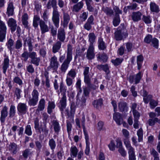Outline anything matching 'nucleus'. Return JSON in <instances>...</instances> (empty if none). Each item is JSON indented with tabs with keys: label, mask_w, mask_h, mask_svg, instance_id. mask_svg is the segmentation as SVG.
<instances>
[{
	"label": "nucleus",
	"mask_w": 160,
	"mask_h": 160,
	"mask_svg": "<svg viewBox=\"0 0 160 160\" xmlns=\"http://www.w3.org/2000/svg\"><path fill=\"white\" fill-rule=\"evenodd\" d=\"M39 92L36 89H34L32 92V97H29L28 104L30 106L36 105L38 100Z\"/></svg>",
	"instance_id": "nucleus-1"
},
{
	"label": "nucleus",
	"mask_w": 160,
	"mask_h": 160,
	"mask_svg": "<svg viewBox=\"0 0 160 160\" xmlns=\"http://www.w3.org/2000/svg\"><path fill=\"white\" fill-rule=\"evenodd\" d=\"M7 29V27L5 23L0 20V42H3L5 38Z\"/></svg>",
	"instance_id": "nucleus-2"
},
{
	"label": "nucleus",
	"mask_w": 160,
	"mask_h": 160,
	"mask_svg": "<svg viewBox=\"0 0 160 160\" xmlns=\"http://www.w3.org/2000/svg\"><path fill=\"white\" fill-rule=\"evenodd\" d=\"M142 77V75L141 72H139L136 75L130 76L129 78V82L131 83L134 82L135 84H137L140 82Z\"/></svg>",
	"instance_id": "nucleus-3"
},
{
	"label": "nucleus",
	"mask_w": 160,
	"mask_h": 160,
	"mask_svg": "<svg viewBox=\"0 0 160 160\" xmlns=\"http://www.w3.org/2000/svg\"><path fill=\"white\" fill-rule=\"evenodd\" d=\"M59 15L57 9L53 10L52 20L55 26L57 28L59 27Z\"/></svg>",
	"instance_id": "nucleus-4"
},
{
	"label": "nucleus",
	"mask_w": 160,
	"mask_h": 160,
	"mask_svg": "<svg viewBox=\"0 0 160 160\" xmlns=\"http://www.w3.org/2000/svg\"><path fill=\"white\" fill-rule=\"evenodd\" d=\"M59 63L57 60V58L54 56L50 59L49 68L54 70H56L58 68Z\"/></svg>",
	"instance_id": "nucleus-5"
},
{
	"label": "nucleus",
	"mask_w": 160,
	"mask_h": 160,
	"mask_svg": "<svg viewBox=\"0 0 160 160\" xmlns=\"http://www.w3.org/2000/svg\"><path fill=\"white\" fill-rule=\"evenodd\" d=\"M7 23L8 26L10 28L11 32H14L17 26L16 21L13 18H11L9 19Z\"/></svg>",
	"instance_id": "nucleus-6"
},
{
	"label": "nucleus",
	"mask_w": 160,
	"mask_h": 160,
	"mask_svg": "<svg viewBox=\"0 0 160 160\" xmlns=\"http://www.w3.org/2000/svg\"><path fill=\"white\" fill-rule=\"evenodd\" d=\"M94 47L89 46L87 51L86 57L89 60L93 59L95 57V54L94 53Z\"/></svg>",
	"instance_id": "nucleus-7"
},
{
	"label": "nucleus",
	"mask_w": 160,
	"mask_h": 160,
	"mask_svg": "<svg viewBox=\"0 0 160 160\" xmlns=\"http://www.w3.org/2000/svg\"><path fill=\"white\" fill-rule=\"evenodd\" d=\"M39 24L42 33H44L49 31V28L45 21L41 20L39 22Z\"/></svg>",
	"instance_id": "nucleus-8"
},
{
	"label": "nucleus",
	"mask_w": 160,
	"mask_h": 160,
	"mask_svg": "<svg viewBox=\"0 0 160 160\" xmlns=\"http://www.w3.org/2000/svg\"><path fill=\"white\" fill-rule=\"evenodd\" d=\"M113 119L118 125L123 123V119L121 114L118 112L115 113L113 115Z\"/></svg>",
	"instance_id": "nucleus-9"
},
{
	"label": "nucleus",
	"mask_w": 160,
	"mask_h": 160,
	"mask_svg": "<svg viewBox=\"0 0 160 160\" xmlns=\"http://www.w3.org/2000/svg\"><path fill=\"white\" fill-rule=\"evenodd\" d=\"M58 38L61 41L63 42L65 38V33L64 29L61 28L58 29Z\"/></svg>",
	"instance_id": "nucleus-10"
},
{
	"label": "nucleus",
	"mask_w": 160,
	"mask_h": 160,
	"mask_svg": "<svg viewBox=\"0 0 160 160\" xmlns=\"http://www.w3.org/2000/svg\"><path fill=\"white\" fill-rule=\"evenodd\" d=\"M67 98L66 95L64 94L60 102L59 107L61 111H62L66 106Z\"/></svg>",
	"instance_id": "nucleus-11"
},
{
	"label": "nucleus",
	"mask_w": 160,
	"mask_h": 160,
	"mask_svg": "<svg viewBox=\"0 0 160 160\" xmlns=\"http://www.w3.org/2000/svg\"><path fill=\"white\" fill-rule=\"evenodd\" d=\"M8 109L7 107L4 106L1 111V116L0 119L1 122H3L5 121V119L8 116Z\"/></svg>",
	"instance_id": "nucleus-12"
},
{
	"label": "nucleus",
	"mask_w": 160,
	"mask_h": 160,
	"mask_svg": "<svg viewBox=\"0 0 160 160\" xmlns=\"http://www.w3.org/2000/svg\"><path fill=\"white\" fill-rule=\"evenodd\" d=\"M142 13L140 12H133L131 15V18L134 22H138L141 19Z\"/></svg>",
	"instance_id": "nucleus-13"
},
{
	"label": "nucleus",
	"mask_w": 160,
	"mask_h": 160,
	"mask_svg": "<svg viewBox=\"0 0 160 160\" xmlns=\"http://www.w3.org/2000/svg\"><path fill=\"white\" fill-rule=\"evenodd\" d=\"M38 132L40 134H42L44 136H46L48 133V130L45 124L41 125L39 127Z\"/></svg>",
	"instance_id": "nucleus-14"
},
{
	"label": "nucleus",
	"mask_w": 160,
	"mask_h": 160,
	"mask_svg": "<svg viewBox=\"0 0 160 160\" xmlns=\"http://www.w3.org/2000/svg\"><path fill=\"white\" fill-rule=\"evenodd\" d=\"M72 60L70 59L66 58L61 66V70L62 72H66L68 68V65Z\"/></svg>",
	"instance_id": "nucleus-15"
},
{
	"label": "nucleus",
	"mask_w": 160,
	"mask_h": 160,
	"mask_svg": "<svg viewBox=\"0 0 160 160\" xmlns=\"http://www.w3.org/2000/svg\"><path fill=\"white\" fill-rule=\"evenodd\" d=\"M18 110L20 113L25 114L26 112L27 107L26 104L19 103L18 106Z\"/></svg>",
	"instance_id": "nucleus-16"
},
{
	"label": "nucleus",
	"mask_w": 160,
	"mask_h": 160,
	"mask_svg": "<svg viewBox=\"0 0 160 160\" xmlns=\"http://www.w3.org/2000/svg\"><path fill=\"white\" fill-rule=\"evenodd\" d=\"M118 108L121 112H127L128 110V108L126 102L122 101L118 103Z\"/></svg>",
	"instance_id": "nucleus-17"
},
{
	"label": "nucleus",
	"mask_w": 160,
	"mask_h": 160,
	"mask_svg": "<svg viewBox=\"0 0 160 160\" xmlns=\"http://www.w3.org/2000/svg\"><path fill=\"white\" fill-rule=\"evenodd\" d=\"M9 60L8 57H6L4 59L2 63L3 73L5 74L9 66Z\"/></svg>",
	"instance_id": "nucleus-18"
},
{
	"label": "nucleus",
	"mask_w": 160,
	"mask_h": 160,
	"mask_svg": "<svg viewBox=\"0 0 160 160\" xmlns=\"http://www.w3.org/2000/svg\"><path fill=\"white\" fill-rule=\"evenodd\" d=\"M45 101L44 98H42L39 101L36 111L39 112L44 110L45 107Z\"/></svg>",
	"instance_id": "nucleus-19"
},
{
	"label": "nucleus",
	"mask_w": 160,
	"mask_h": 160,
	"mask_svg": "<svg viewBox=\"0 0 160 160\" xmlns=\"http://www.w3.org/2000/svg\"><path fill=\"white\" fill-rule=\"evenodd\" d=\"M70 151L71 157L74 158L77 157L78 151L76 147L74 146H72L70 148Z\"/></svg>",
	"instance_id": "nucleus-20"
},
{
	"label": "nucleus",
	"mask_w": 160,
	"mask_h": 160,
	"mask_svg": "<svg viewBox=\"0 0 160 160\" xmlns=\"http://www.w3.org/2000/svg\"><path fill=\"white\" fill-rule=\"evenodd\" d=\"M14 7L12 2H9L8 4L7 14L8 16H12L13 14Z\"/></svg>",
	"instance_id": "nucleus-21"
},
{
	"label": "nucleus",
	"mask_w": 160,
	"mask_h": 160,
	"mask_svg": "<svg viewBox=\"0 0 160 160\" xmlns=\"http://www.w3.org/2000/svg\"><path fill=\"white\" fill-rule=\"evenodd\" d=\"M88 41L89 42V46H92L94 47L93 45L94 43L95 42L96 37L93 33H90L88 35Z\"/></svg>",
	"instance_id": "nucleus-22"
},
{
	"label": "nucleus",
	"mask_w": 160,
	"mask_h": 160,
	"mask_svg": "<svg viewBox=\"0 0 160 160\" xmlns=\"http://www.w3.org/2000/svg\"><path fill=\"white\" fill-rule=\"evenodd\" d=\"M126 34V33L125 34L122 33L119 30L117 31L114 33L115 38L117 40H121L123 36L125 35Z\"/></svg>",
	"instance_id": "nucleus-23"
},
{
	"label": "nucleus",
	"mask_w": 160,
	"mask_h": 160,
	"mask_svg": "<svg viewBox=\"0 0 160 160\" xmlns=\"http://www.w3.org/2000/svg\"><path fill=\"white\" fill-rule=\"evenodd\" d=\"M52 7L54 9H57L56 0H49L48 4L47 7L48 8H50Z\"/></svg>",
	"instance_id": "nucleus-24"
},
{
	"label": "nucleus",
	"mask_w": 160,
	"mask_h": 160,
	"mask_svg": "<svg viewBox=\"0 0 160 160\" xmlns=\"http://www.w3.org/2000/svg\"><path fill=\"white\" fill-rule=\"evenodd\" d=\"M129 160H136V155L134 148L128 150Z\"/></svg>",
	"instance_id": "nucleus-25"
},
{
	"label": "nucleus",
	"mask_w": 160,
	"mask_h": 160,
	"mask_svg": "<svg viewBox=\"0 0 160 160\" xmlns=\"http://www.w3.org/2000/svg\"><path fill=\"white\" fill-rule=\"evenodd\" d=\"M83 5L82 2H79L73 6L72 11L76 12H78L82 8Z\"/></svg>",
	"instance_id": "nucleus-26"
},
{
	"label": "nucleus",
	"mask_w": 160,
	"mask_h": 160,
	"mask_svg": "<svg viewBox=\"0 0 160 160\" xmlns=\"http://www.w3.org/2000/svg\"><path fill=\"white\" fill-rule=\"evenodd\" d=\"M98 47L100 50H103L106 48V46L102 38H98Z\"/></svg>",
	"instance_id": "nucleus-27"
},
{
	"label": "nucleus",
	"mask_w": 160,
	"mask_h": 160,
	"mask_svg": "<svg viewBox=\"0 0 160 160\" xmlns=\"http://www.w3.org/2000/svg\"><path fill=\"white\" fill-rule=\"evenodd\" d=\"M48 104V113L50 114L52 112L53 110L55 108V105L54 102H53L49 101Z\"/></svg>",
	"instance_id": "nucleus-28"
},
{
	"label": "nucleus",
	"mask_w": 160,
	"mask_h": 160,
	"mask_svg": "<svg viewBox=\"0 0 160 160\" xmlns=\"http://www.w3.org/2000/svg\"><path fill=\"white\" fill-rule=\"evenodd\" d=\"M156 122L160 124V119L155 118H154L149 119L148 121V123L150 126L154 125Z\"/></svg>",
	"instance_id": "nucleus-29"
},
{
	"label": "nucleus",
	"mask_w": 160,
	"mask_h": 160,
	"mask_svg": "<svg viewBox=\"0 0 160 160\" xmlns=\"http://www.w3.org/2000/svg\"><path fill=\"white\" fill-rule=\"evenodd\" d=\"M67 58L69 59H72V47L70 44L68 45Z\"/></svg>",
	"instance_id": "nucleus-30"
},
{
	"label": "nucleus",
	"mask_w": 160,
	"mask_h": 160,
	"mask_svg": "<svg viewBox=\"0 0 160 160\" xmlns=\"http://www.w3.org/2000/svg\"><path fill=\"white\" fill-rule=\"evenodd\" d=\"M28 15L26 13L24 14L22 16V21L23 24L25 28L28 27Z\"/></svg>",
	"instance_id": "nucleus-31"
},
{
	"label": "nucleus",
	"mask_w": 160,
	"mask_h": 160,
	"mask_svg": "<svg viewBox=\"0 0 160 160\" xmlns=\"http://www.w3.org/2000/svg\"><path fill=\"white\" fill-rule=\"evenodd\" d=\"M18 147L15 143H12L10 145L9 150L13 154H15L18 151Z\"/></svg>",
	"instance_id": "nucleus-32"
},
{
	"label": "nucleus",
	"mask_w": 160,
	"mask_h": 160,
	"mask_svg": "<svg viewBox=\"0 0 160 160\" xmlns=\"http://www.w3.org/2000/svg\"><path fill=\"white\" fill-rule=\"evenodd\" d=\"M150 8L151 11L155 12H158L159 11V8L154 2H151L150 4Z\"/></svg>",
	"instance_id": "nucleus-33"
},
{
	"label": "nucleus",
	"mask_w": 160,
	"mask_h": 160,
	"mask_svg": "<svg viewBox=\"0 0 160 160\" xmlns=\"http://www.w3.org/2000/svg\"><path fill=\"white\" fill-rule=\"evenodd\" d=\"M61 45L60 42L58 41L57 42L53 47L52 51L53 53H55L58 52L60 49Z\"/></svg>",
	"instance_id": "nucleus-34"
},
{
	"label": "nucleus",
	"mask_w": 160,
	"mask_h": 160,
	"mask_svg": "<svg viewBox=\"0 0 160 160\" xmlns=\"http://www.w3.org/2000/svg\"><path fill=\"white\" fill-rule=\"evenodd\" d=\"M124 143L128 150L134 148L131 145L129 138H126L124 139Z\"/></svg>",
	"instance_id": "nucleus-35"
},
{
	"label": "nucleus",
	"mask_w": 160,
	"mask_h": 160,
	"mask_svg": "<svg viewBox=\"0 0 160 160\" xmlns=\"http://www.w3.org/2000/svg\"><path fill=\"white\" fill-rule=\"evenodd\" d=\"M137 135L138 136V141L139 142L142 141L143 137V130L142 128H140L137 132Z\"/></svg>",
	"instance_id": "nucleus-36"
},
{
	"label": "nucleus",
	"mask_w": 160,
	"mask_h": 160,
	"mask_svg": "<svg viewBox=\"0 0 160 160\" xmlns=\"http://www.w3.org/2000/svg\"><path fill=\"white\" fill-rule=\"evenodd\" d=\"M143 60V58L142 55H140L137 56V63L138 69H140L141 68Z\"/></svg>",
	"instance_id": "nucleus-37"
},
{
	"label": "nucleus",
	"mask_w": 160,
	"mask_h": 160,
	"mask_svg": "<svg viewBox=\"0 0 160 160\" xmlns=\"http://www.w3.org/2000/svg\"><path fill=\"white\" fill-rule=\"evenodd\" d=\"M40 18L39 16L37 15H35L34 16L33 25L35 28H37L38 26V21H40Z\"/></svg>",
	"instance_id": "nucleus-38"
},
{
	"label": "nucleus",
	"mask_w": 160,
	"mask_h": 160,
	"mask_svg": "<svg viewBox=\"0 0 160 160\" xmlns=\"http://www.w3.org/2000/svg\"><path fill=\"white\" fill-rule=\"evenodd\" d=\"M76 72L74 69H71L69 71L67 75V77L73 79L76 76Z\"/></svg>",
	"instance_id": "nucleus-39"
},
{
	"label": "nucleus",
	"mask_w": 160,
	"mask_h": 160,
	"mask_svg": "<svg viewBox=\"0 0 160 160\" xmlns=\"http://www.w3.org/2000/svg\"><path fill=\"white\" fill-rule=\"evenodd\" d=\"M102 104V100L101 99L95 100L93 103L94 107L98 108L101 107Z\"/></svg>",
	"instance_id": "nucleus-40"
},
{
	"label": "nucleus",
	"mask_w": 160,
	"mask_h": 160,
	"mask_svg": "<svg viewBox=\"0 0 160 160\" xmlns=\"http://www.w3.org/2000/svg\"><path fill=\"white\" fill-rule=\"evenodd\" d=\"M97 58L100 61H102L103 62H106L108 59V57L105 53H103L102 54H98L97 55Z\"/></svg>",
	"instance_id": "nucleus-41"
},
{
	"label": "nucleus",
	"mask_w": 160,
	"mask_h": 160,
	"mask_svg": "<svg viewBox=\"0 0 160 160\" xmlns=\"http://www.w3.org/2000/svg\"><path fill=\"white\" fill-rule=\"evenodd\" d=\"M142 19L143 21L146 24L151 23L152 21V18L149 16L143 15Z\"/></svg>",
	"instance_id": "nucleus-42"
},
{
	"label": "nucleus",
	"mask_w": 160,
	"mask_h": 160,
	"mask_svg": "<svg viewBox=\"0 0 160 160\" xmlns=\"http://www.w3.org/2000/svg\"><path fill=\"white\" fill-rule=\"evenodd\" d=\"M70 20V18L68 14L63 12L64 24L66 25L68 23Z\"/></svg>",
	"instance_id": "nucleus-43"
},
{
	"label": "nucleus",
	"mask_w": 160,
	"mask_h": 160,
	"mask_svg": "<svg viewBox=\"0 0 160 160\" xmlns=\"http://www.w3.org/2000/svg\"><path fill=\"white\" fill-rule=\"evenodd\" d=\"M60 92L62 93V95L65 94V92L67 90V87L65 86L63 82H61L60 85Z\"/></svg>",
	"instance_id": "nucleus-44"
},
{
	"label": "nucleus",
	"mask_w": 160,
	"mask_h": 160,
	"mask_svg": "<svg viewBox=\"0 0 160 160\" xmlns=\"http://www.w3.org/2000/svg\"><path fill=\"white\" fill-rule=\"evenodd\" d=\"M13 44L14 41L12 39H10L8 41L7 45L8 48L10 50L11 52L13 50L12 48Z\"/></svg>",
	"instance_id": "nucleus-45"
},
{
	"label": "nucleus",
	"mask_w": 160,
	"mask_h": 160,
	"mask_svg": "<svg viewBox=\"0 0 160 160\" xmlns=\"http://www.w3.org/2000/svg\"><path fill=\"white\" fill-rule=\"evenodd\" d=\"M103 10L107 15L109 16L112 15L113 13L111 8L107 7L103 8Z\"/></svg>",
	"instance_id": "nucleus-46"
},
{
	"label": "nucleus",
	"mask_w": 160,
	"mask_h": 160,
	"mask_svg": "<svg viewBox=\"0 0 160 160\" xmlns=\"http://www.w3.org/2000/svg\"><path fill=\"white\" fill-rule=\"evenodd\" d=\"M151 154L154 158L153 160H159L158 157L159 154L154 149H152L151 151Z\"/></svg>",
	"instance_id": "nucleus-47"
},
{
	"label": "nucleus",
	"mask_w": 160,
	"mask_h": 160,
	"mask_svg": "<svg viewBox=\"0 0 160 160\" xmlns=\"http://www.w3.org/2000/svg\"><path fill=\"white\" fill-rule=\"evenodd\" d=\"M25 132L28 136H31L32 132L31 130V126L30 125H27L25 128Z\"/></svg>",
	"instance_id": "nucleus-48"
},
{
	"label": "nucleus",
	"mask_w": 160,
	"mask_h": 160,
	"mask_svg": "<svg viewBox=\"0 0 160 160\" xmlns=\"http://www.w3.org/2000/svg\"><path fill=\"white\" fill-rule=\"evenodd\" d=\"M88 15V12H83L80 16V18L82 21H85L87 19Z\"/></svg>",
	"instance_id": "nucleus-49"
},
{
	"label": "nucleus",
	"mask_w": 160,
	"mask_h": 160,
	"mask_svg": "<svg viewBox=\"0 0 160 160\" xmlns=\"http://www.w3.org/2000/svg\"><path fill=\"white\" fill-rule=\"evenodd\" d=\"M108 146L110 150L113 151L115 150L116 145L113 140L111 141L110 143L108 145Z\"/></svg>",
	"instance_id": "nucleus-50"
},
{
	"label": "nucleus",
	"mask_w": 160,
	"mask_h": 160,
	"mask_svg": "<svg viewBox=\"0 0 160 160\" xmlns=\"http://www.w3.org/2000/svg\"><path fill=\"white\" fill-rule=\"evenodd\" d=\"M15 113V107L13 105H11L10 108V116L13 117L14 116Z\"/></svg>",
	"instance_id": "nucleus-51"
},
{
	"label": "nucleus",
	"mask_w": 160,
	"mask_h": 160,
	"mask_svg": "<svg viewBox=\"0 0 160 160\" xmlns=\"http://www.w3.org/2000/svg\"><path fill=\"white\" fill-rule=\"evenodd\" d=\"M31 150L29 149H26L23 152V155L24 158H27L30 155L32 154Z\"/></svg>",
	"instance_id": "nucleus-52"
},
{
	"label": "nucleus",
	"mask_w": 160,
	"mask_h": 160,
	"mask_svg": "<svg viewBox=\"0 0 160 160\" xmlns=\"http://www.w3.org/2000/svg\"><path fill=\"white\" fill-rule=\"evenodd\" d=\"M72 88H70L69 90L68 91V96L69 97L70 100H71V99H73L74 97L75 93L72 91Z\"/></svg>",
	"instance_id": "nucleus-53"
},
{
	"label": "nucleus",
	"mask_w": 160,
	"mask_h": 160,
	"mask_svg": "<svg viewBox=\"0 0 160 160\" xmlns=\"http://www.w3.org/2000/svg\"><path fill=\"white\" fill-rule=\"evenodd\" d=\"M120 22L119 17L118 16H116L114 18L113 20V25L115 27L117 26Z\"/></svg>",
	"instance_id": "nucleus-54"
},
{
	"label": "nucleus",
	"mask_w": 160,
	"mask_h": 160,
	"mask_svg": "<svg viewBox=\"0 0 160 160\" xmlns=\"http://www.w3.org/2000/svg\"><path fill=\"white\" fill-rule=\"evenodd\" d=\"M22 92V91L21 89L18 88H16L14 93L16 95L17 98L19 99L21 98V93Z\"/></svg>",
	"instance_id": "nucleus-55"
},
{
	"label": "nucleus",
	"mask_w": 160,
	"mask_h": 160,
	"mask_svg": "<svg viewBox=\"0 0 160 160\" xmlns=\"http://www.w3.org/2000/svg\"><path fill=\"white\" fill-rule=\"evenodd\" d=\"M54 128L55 132H58L60 130V127L58 122L55 121L53 123Z\"/></svg>",
	"instance_id": "nucleus-56"
},
{
	"label": "nucleus",
	"mask_w": 160,
	"mask_h": 160,
	"mask_svg": "<svg viewBox=\"0 0 160 160\" xmlns=\"http://www.w3.org/2000/svg\"><path fill=\"white\" fill-rule=\"evenodd\" d=\"M22 43L21 40L18 39L15 44V48L17 49H19L22 46Z\"/></svg>",
	"instance_id": "nucleus-57"
},
{
	"label": "nucleus",
	"mask_w": 160,
	"mask_h": 160,
	"mask_svg": "<svg viewBox=\"0 0 160 160\" xmlns=\"http://www.w3.org/2000/svg\"><path fill=\"white\" fill-rule=\"evenodd\" d=\"M28 58V53L27 52H24L22 54V59L25 61H26Z\"/></svg>",
	"instance_id": "nucleus-58"
},
{
	"label": "nucleus",
	"mask_w": 160,
	"mask_h": 160,
	"mask_svg": "<svg viewBox=\"0 0 160 160\" xmlns=\"http://www.w3.org/2000/svg\"><path fill=\"white\" fill-rule=\"evenodd\" d=\"M84 82L88 86L90 87L91 79L89 76H84Z\"/></svg>",
	"instance_id": "nucleus-59"
},
{
	"label": "nucleus",
	"mask_w": 160,
	"mask_h": 160,
	"mask_svg": "<svg viewBox=\"0 0 160 160\" xmlns=\"http://www.w3.org/2000/svg\"><path fill=\"white\" fill-rule=\"evenodd\" d=\"M122 61V60L121 59L117 58L115 60H112V62L115 65H118L120 64Z\"/></svg>",
	"instance_id": "nucleus-60"
},
{
	"label": "nucleus",
	"mask_w": 160,
	"mask_h": 160,
	"mask_svg": "<svg viewBox=\"0 0 160 160\" xmlns=\"http://www.w3.org/2000/svg\"><path fill=\"white\" fill-rule=\"evenodd\" d=\"M132 112L134 118V120H138L140 116V113L137 111H134Z\"/></svg>",
	"instance_id": "nucleus-61"
},
{
	"label": "nucleus",
	"mask_w": 160,
	"mask_h": 160,
	"mask_svg": "<svg viewBox=\"0 0 160 160\" xmlns=\"http://www.w3.org/2000/svg\"><path fill=\"white\" fill-rule=\"evenodd\" d=\"M40 58H35L32 59L31 62L33 64L37 66L38 65L40 62Z\"/></svg>",
	"instance_id": "nucleus-62"
},
{
	"label": "nucleus",
	"mask_w": 160,
	"mask_h": 160,
	"mask_svg": "<svg viewBox=\"0 0 160 160\" xmlns=\"http://www.w3.org/2000/svg\"><path fill=\"white\" fill-rule=\"evenodd\" d=\"M152 42L153 46L156 48H158V40L156 38H153L152 39Z\"/></svg>",
	"instance_id": "nucleus-63"
},
{
	"label": "nucleus",
	"mask_w": 160,
	"mask_h": 160,
	"mask_svg": "<svg viewBox=\"0 0 160 160\" xmlns=\"http://www.w3.org/2000/svg\"><path fill=\"white\" fill-rule=\"evenodd\" d=\"M49 145L52 149V150L55 148L56 147L55 142L53 139H52L49 140Z\"/></svg>",
	"instance_id": "nucleus-64"
}]
</instances>
